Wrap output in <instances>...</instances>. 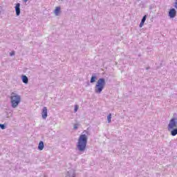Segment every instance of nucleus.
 I'll return each mask as SVG.
<instances>
[{"label":"nucleus","mask_w":177,"mask_h":177,"mask_svg":"<svg viewBox=\"0 0 177 177\" xmlns=\"http://www.w3.org/2000/svg\"><path fill=\"white\" fill-rule=\"evenodd\" d=\"M86 145H88V132L83 131L79 136L76 144V149L81 154H84L85 150H86Z\"/></svg>","instance_id":"obj_1"},{"label":"nucleus","mask_w":177,"mask_h":177,"mask_svg":"<svg viewBox=\"0 0 177 177\" xmlns=\"http://www.w3.org/2000/svg\"><path fill=\"white\" fill-rule=\"evenodd\" d=\"M21 95L17 91H13L10 95V103L12 109H17L21 103Z\"/></svg>","instance_id":"obj_2"},{"label":"nucleus","mask_w":177,"mask_h":177,"mask_svg":"<svg viewBox=\"0 0 177 177\" xmlns=\"http://www.w3.org/2000/svg\"><path fill=\"white\" fill-rule=\"evenodd\" d=\"M106 88V79L101 77L99 78L95 85L94 91L97 95H100L103 90Z\"/></svg>","instance_id":"obj_3"},{"label":"nucleus","mask_w":177,"mask_h":177,"mask_svg":"<svg viewBox=\"0 0 177 177\" xmlns=\"http://www.w3.org/2000/svg\"><path fill=\"white\" fill-rule=\"evenodd\" d=\"M167 131L170 133L171 136H176L177 135V118H172L169 121L167 125Z\"/></svg>","instance_id":"obj_4"},{"label":"nucleus","mask_w":177,"mask_h":177,"mask_svg":"<svg viewBox=\"0 0 177 177\" xmlns=\"http://www.w3.org/2000/svg\"><path fill=\"white\" fill-rule=\"evenodd\" d=\"M64 177H77V169L73 166H71L66 170Z\"/></svg>","instance_id":"obj_5"},{"label":"nucleus","mask_w":177,"mask_h":177,"mask_svg":"<svg viewBox=\"0 0 177 177\" xmlns=\"http://www.w3.org/2000/svg\"><path fill=\"white\" fill-rule=\"evenodd\" d=\"M168 16L169 19H175L176 17V10L175 8H171L169 10Z\"/></svg>","instance_id":"obj_6"},{"label":"nucleus","mask_w":177,"mask_h":177,"mask_svg":"<svg viewBox=\"0 0 177 177\" xmlns=\"http://www.w3.org/2000/svg\"><path fill=\"white\" fill-rule=\"evenodd\" d=\"M41 118L43 120L48 118V108H46V106L43 107L41 110Z\"/></svg>","instance_id":"obj_7"},{"label":"nucleus","mask_w":177,"mask_h":177,"mask_svg":"<svg viewBox=\"0 0 177 177\" xmlns=\"http://www.w3.org/2000/svg\"><path fill=\"white\" fill-rule=\"evenodd\" d=\"M15 10L17 16L20 15V3H17L15 4Z\"/></svg>","instance_id":"obj_8"},{"label":"nucleus","mask_w":177,"mask_h":177,"mask_svg":"<svg viewBox=\"0 0 177 177\" xmlns=\"http://www.w3.org/2000/svg\"><path fill=\"white\" fill-rule=\"evenodd\" d=\"M21 81L24 84H28V77L26 76V75H23L21 77Z\"/></svg>","instance_id":"obj_9"},{"label":"nucleus","mask_w":177,"mask_h":177,"mask_svg":"<svg viewBox=\"0 0 177 177\" xmlns=\"http://www.w3.org/2000/svg\"><path fill=\"white\" fill-rule=\"evenodd\" d=\"M44 147H45V145L44 144V141H40L38 145V150H39L40 151H42Z\"/></svg>","instance_id":"obj_10"},{"label":"nucleus","mask_w":177,"mask_h":177,"mask_svg":"<svg viewBox=\"0 0 177 177\" xmlns=\"http://www.w3.org/2000/svg\"><path fill=\"white\" fill-rule=\"evenodd\" d=\"M60 13H61V8H60V7H56L55 10H54V15L55 16H60Z\"/></svg>","instance_id":"obj_11"},{"label":"nucleus","mask_w":177,"mask_h":177,"mask_svg":"<svg viewBox=\"0 0 177 177\" xmlns=\"http://www.w3.org/2000/svg\"><path fill=\"white\" fill-rule=\"evenodd\" d=\"M146 19H147V15H145L142 20H141V22L140 24V28H142V27H143L145 26V21H146Z\"/></svg>","instance_id":"obj_12"},{"label":"nucleus","mask_w":177,"mask_h":177,"mask_svg":"<svg viewBox=\"0 0 177 177\" xmlns=\"http://www.w3.org/2000/svg\"><path fill=\"white\" fill-rule=\"evenodd\" d=\"M97 80V76H96L95 75H93L91 76L90 82L91 84H93V82H96Z\"/></svg>","instance_id":"obj_13"},{"label":"nucleus","mask_w":177,"mask_h":177,"mask_svg":"<svg viewBox=\"0 0 177 177\" xmlns=\"http://www.w3.org/2000/svg\"><path fill=\"white\" fill-rule=\"evenodd\" d=\"M78 128H80V124L79 123H75V124H73V129L77 131V129H78Z\"/></svg>","instance_id":"obj_14"},{"label":"nucleus","mask_w":177,"mask_h":177,"mask_svg":"<svg viewBox=\"0 0 177 177\" xmlns=\"http://www.w3.org/2000/svg\"><path fill=\"white\" fill-rule=\"evenodd\" d=\"M107 121H108V124H110V122H111V113L108 115V116H107Z\"/></svg>","instance_id":"obj_15"},{"label":"nucleus","mask_w":177,"mask_h":177,"mask_svg":"<svg viewBox=\"0 0 177 177\" xmlns=\"http://www.w3.org/2000/svg\"><path fill=\"white\" fill-rule=\"evenodd\" d=\"M0 128L1 129H6V124H0Z\"/></svg>","instance_id":"obj_16"},{"label":"nucleus","mask_w":177,"mask_h":177,"mask_svg":"<svg viewBox=\"0 0 177 177\" xmlns=\"http://www.w3.org/2000/svg\"><path fill=\"white\" fill-rule=\"evenodd\" d=\"M80 109V106H78V105H75V106H74V112L75 113H77V111H78V109Z\"/></svg>","instance_id":"obj_17"},{"label":"nucleus","mask_w":177,"mask_h":177,"mask_svg":"<svg viewBox=\"0 0 177 177\" xmlns=\"http://www.w3.org/2000/svg\"><path fill=\"white\" fill-rule=\"evenodd\" d=\"M174 8L177 10V0L174 2Z\"/></svg>","instance_id":"obj_18"},{"label":"nucleus","mask_w":177,"mask_h":177,"mask_svg":"<svg viewBox=\"0 0 177 177\" xmlns=\"http://www.w3.org/2000/svg\"><path fill=\"white\" fill-rule=\"evenodd\" d=\"M10 56H15V51H12L10 53Z\"/></svg>","instance_id":"obj_19"},{"label":"nucleus","mask_w":177,"mask_h":177,"mask_svg":"<svg viewBox=\"0 0 177 177\" xmlns=\"http://www.w3.org/2000/svg\"><path fill=\"white\" fill-rule=\"evenodd\" d=\"M23 2H24V3H27V2H28V0H23Z\"/></svg>","instance_id":"obj_20"},{"label":"nucleus","mask_w":177,"mask_h":177,"mask_svg":"<svg viewBox=\"0 0 177 177\" xmlns=\"http://www.w3.org/2000/svg\"><path fill=\"white\" fill-rule=\"evenodd\" d=\"M138 1H140V0H138Z\"/></svg>","instance_id":"obj_21"}]
</instances>
